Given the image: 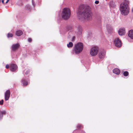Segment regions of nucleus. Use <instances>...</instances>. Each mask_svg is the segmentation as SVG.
<instances>
[{
  "instance_id": "obj_1",
  "label": "nucleus",
  "mask_w": 133,
  "mask_h": 133,
  "mask_svg": "<svg viewBox=\"0 0 133 133\" xmlns=\"http://www.w3.org/2000/svg\"><path fill=\"white\" fill-rule=\"evenodd\" d=\"M81 11L77 12V16L81 21H90L92 18V13L91 8L89 6H81Z\"/></svg>"
},
{
  "instance_id": "obj_2",
  "label": "nucleus",
  "mask_w": 133,
  "mask_h": 133,
  "mask_svg": "<svg viewBox=\"0 0 133 133\" xmlns=\"http://www.w3.org/2000/svg\"><path fill=\"white\" fill-rule=\"evenodd\" d=\"M128 4V2L126 1L120 4V10L122 15H126L128 14L129 10Z\"/></svg>"
},
{
  "instance_id": "obj_3",
  "label": "nucleus",
  "mask_w": 133,
  "mask_h": 133,
  "mask_svg": "<svg viewBox=\"0 0 133 133\" xmlns=\"http://www.w3.org/2000/svg\"><path fill=\"white\" fill-rule=\"evenodd\" d=\"M84 48L83 44L81 42L75 44L74 49L72 50L73 54H77L81 52Z\"/></svg>"
},
{
  "instance_id": "obj_4",
  "label": "nucleus",
  "mask_w": 133,
  "mask_h": 133,
  "mask_svg": "<svg viewBox=\"0 0 133 133\" xmlns=\"http://www.w3.org/2000/svg\"><path fill=\"white\" fill-rule=\"evenodd\" d=\"M70 15L71 11L69 9L65 8L63 9L62 13V16L63 19L66 20L68 19Z\"/></svg>"
},
{
  "instance_id": "obj_5",
  "label": "nucleus",
  "mask_w": 133,
  "mask_h": 133,
  "mask_svg": "<svg viewBox=\"0 0 133 133\" xmlns=\"http://www.w3.org/2000/svg\"><path fill=\"white\" fill-rule=\"evenodd\" d=\"M98 51V48L97 46L92 47L90 50V54L92 56H95L97 54Z\"/></svg>"
},
{
  "instance_id": "obj_6",
  "label": "nucleus",
  "mask_w": 133,
  "mask_h": 133,
  "mask_svg": "<svg viewBox=\"0 0 133 133\" xmlns=\"http://www.w3.org/2000/svg\"><path fill=\"white\" fill-rule=\"evenodd\" d=\"M114 43L116 46L118 48L121 47L122 44L121 41L118 38H117L115 39Z\"/></svg>"
},
{
  "instance_id": "obj_7",
  "label": "nucleus",
  "mask_w": 133,
  "mask_h": 133,
  "mask_svg": "<svg viewBox=\"0 0 133 133\" xmlns=\"http://www.w3.org/2000/svg\"><path fill=\"white\" fill-rule=\"evenodd\" d=\"M105 52L104 50H102L99 52L98 55L99 58L100 59H103L105 57Z\"/></svg>"
},
{
  "instance_id": "obj_8",
  "label": "nucleus",
  "mask_w": 133,
  "mask_h": 133,
  "mask_svg": "<svg viewBox=\"0 0 133 133\" xmlns=\"http://www.w3.org/2000/svg\"><path fill=\"white\" fill-rule=\"evenodd\" d=\"M118 33L119 35L122 36L124 35L125 33V29L124 28H121L118 31Z\"/></svg>"
},
{
  "instance_id": "obj_9",
  "label": "nucleus",
  "mask_w": 133,
  "mask_h": 133,
  "mask_svg": "<svg viewBox=\"0 0 133 133\" xmlns=\"http://www.w3.org/2000/svg\"><path fill=\"white\" fill-rule=\"evenodd\" d=\"M17 66L15 64H11L10 66V70L12 71H14L17 69Z\"/></svg>"
},
{
  "instance_id": "obj_10",
  "label": "nucleus",
  "mask_w": 133,
  "mask_h": 133,
  "mask_svg": "<svg viewBox=\"0 0 133 133\" xmlns=\"http://www.w3.org/2000/svg\"><path fill=\"white\" fill-rule=\"evenodd\" d=\"M10 92L9 90H7L5 94V101L8 100L10 97Z\"/></svg>"
},
{
  "instance_id": "obj_11",
  "label": "nucleus",
  "mask_w": 133,
  "mask_h": 133,
  "mask_svg": "<svg viewBox=\"0 0 133 133\" xmlns=\"http://www.w3.org/2000/svg\"><path fill=\"white\" fill-rule=\"evenodd\" d=\"M19 43L14 44L12 45V49L13 51L15 50L19 47Z\"/></svg>"
},
{
  "instance_id": "obj_12",
  "label": "nucleus",
  "mask_w": 133,
  "mask_h": 133,
  "mask_svg": "<svg viewBox=\"0 0 133 133\" xmlns=\"http://www.w3.org/2000/svg\"><path fill=\"white\" fill-rule=\"evenodd\" d=\"M128 35L129 37L133 39V30H131L129 31Z\"/></svg>"
},
{
  "instance_id": "obj_13",
  "label": "nucleus",
  "mask_w": 133,
  "mask_h": 133,
  "mask_svg": "<svg viewBox=\"0 0 133 133\" xmlns=\"http://www.w3.org/2000/svg\"><path fill=\"white\" fill-rule=\"evenodd\" d=\"M113 72L117 75H119L120 73L119 70L117 68H115L113 70Z\"/></svg>"
},
{
  "instance_id": "obj_14",
  "label": "nucleus",
  "mask_w": 133,
  "mask_h": 133,
  "mask_svg": "<svg viewBox=\"0 0 133 133\" xmlns=\"http://www.w3.org/2000/svg\"><path fill=\"white\" fill-rule=\"evenodd\" d=\"M15 34L17 36H20L23 34V32L21 30H18L16 31Z\"/></svg>"
},
{
  "instance_id": "obj_15",
  "label": "nucleus",
  "mask_w": 133,
  "mask_h": 133,
  "mask_svg": "<svg viewBox=\"0 0 133 133\" xmlns=\"http://www.w3.org/2000/svg\"><path fill=\"white\" fill-rule=\"evenodd\" d=\"M22 83L23 84V86H26L28 84L27 82L25 81L24 79H22Z\"/></svg>"
},
{
  "instance_id": "obj_16",
  "label": "nucleus",
  "mask_w": 133,
  "mask_h": 133,
  "mask_svg": "<svg viewBox=\"0 0 133 133\" xmlns=\"http://www.w3.org/2000/svg\"><path fill=\"white\" fill-rule=\"evenodd\" d=\"M5 111H0V120L2 118L3 115L5 114Z\"/></svg>"
},
{
  "instance_id": "obj_17",
  "label": "nucleus",
  "mask_w": 133,
  "mask_h": 133,
  "mask_svg": "<svg viewBox=\"0 0 133 133\" xmlns=\"http://www.w3.org/2000/svg\"><path fill=\"white\" fill-rule=\"evenodd\" d=\"M82 31V28L81 27L79 26L78 28L77 32L79 34H81Z\"/></svg>"
},
{
  "instance_id": "obj_18",
  "label": "nucleus",
  "mask_w": 133,
  "mask_h": 133,
  "mask_svg": "<svg viewBox=\"0 0 133 133\" xmlns=\"http://www.w3.org/2000/svg\"><path fill=\"white\" fill-rule=\"evenodd\" d=\"M73 44L71 42H70L68 44L67 46L68 47H71L73 46Z\"/></svg>"
},
{
  "instance_id": "obj_19",
  "label": "nucleus",
  "mask_w": 133,
  "mask_h": 133,
  "mask_svg": "<svg viewBox=\"0 0 133 133\" xmlns=\"http://www.w3.org/2000/svg\"><path fill=\"white\" fill-rule=\"evenodd\" d=\"M124 76H127L128 75V72L127 71H126L124 72L123 74Z\"/></svg>"
},
{
  "instance_id": "obj_20",
  "label": "nucleus",
  "mask_w": 133,
  "mask_h": 133,
  "mask_svg": "<svg viewBox=\"0 0 133 133\" xmlns=\"http://www.w3.org/2000/svg\"><path fill=\"white\" fill-rule=\"evenodd\" d=\"M13 36V35L12 34L10 33H8V38L9 37H12Z\"/></svg>"
},
{
  "instance_id": "obj_21",
  "label": "nucleus",
  "mask_w": 133,
  "mask_h": 133,
  "mask_svg": "<svg viewBox=\"0 0 133 133\" xmlns=\"http://www.w3.org/2000/svg\"><path fill=\"white\" fill-rule=\"evenodd\" d=\"M26 8L28 9L29 10L30 8V6L29 5H28L26 6Z\"/></svg>"
},
{
  "instance_id": "obj_22",
  "label": "nucleus",
  "mask_w": 133,
  "mask_h": 133,
  "mask_svg": "<svg viewBox=\"0 0 133 133\" xmlns=\"http://www.w3.org/2000/svg\"><path fill=\"white\" fill-rule=\"evenodd\" d=\"M3 103V100L2 99L1 101H0V105H2Z\"/></svg>"
},
{
  "instance_id": "obj_23",
  "label": "nucleus",
  "mask_w": 133,
  "mask_h": 133,
  "mask_svg": "<svg viewBox=\"0 0 133 133\" xmlns=\"http://www.w3.org/2000/svg\"><path fill=\"white\" fill-rule=\"evenodd\" d=\"M28 41L29 42H32V39L31 38H29L28 39Z\"/></svg>"
},
{
  "instance_id": "obj_24",
  "label": "nucleus",
  "mask_w": 133,
  "mask_h": 133,
  "mask_svg": "<svg viewBox=\"0 0 133 133\" xmlns=\"http://www.w3.org/2000/svg\"><path fill=\"white\" fill-rule=\"evenodd\" d=\"M99 3V2L98 1H96L95 2V3L96 4H98Z\"/></svg>"
},
{
  "instance_id": "obj_25",
  "label": "nucleus",
  "mask_w": 133,
  "mask_h": 133,
  "mask_svg": "<svg viewBox=\"0 0 133 133\" xmlns=\"http://www.w3.org/2000/svg\"><path fill=\"white\" fill-rule=\"evenodd\" d=\"M6 68L7 69H8L9 68V66L7 64L6 65Z\"/></svg>"
},
{
  "instance_id": "obj_26",
  "label": "nucleus",
  "mask_w": 133,
  "mask_h": 133,
  "mask_svg": "<svg viewBox=\"0 0 133 133\" xmlns=\"http://www.w3.org/2000/svg\"><path fill=\"white\" fill-rule=\"evenodd\" d=\"M29 72V71H27L26 72L25 74H28Z\"/></svg>"
},
{
  "instance_id": "obj_27",
  "label": "nucleus",
  "mask_w": 133,
  "mask_h": 133,
  "mask_svg": "<svg viewBox=\"0 0 133 133\" xmlns=\"http://www.w3.org/2000/svg\"><path fill=\"white\" fill-rule=\"evenodd\" d=\"M4 0H2V2L3 3H5L4 2Z\"/></svg>"
},
{
  "instance_id": "obj_28",
  "label": "nucleus",
  "mask_w": 133,
  "mask_h": 133,
  "mask_svg": "<svg viewBox=\"0 0 133 133\" xmlns=\"http://www.w3.org/2000/svg\"><path fill=\"white\" fill-rule=\"evenodd\" d=\"M6 1L5 2V3H7L9 1V0H6Z\"/></svg>"
},
{
  "instance_id": "obj_29",
  "label": "nucleus",
  "mask_w": 133,
  "mask_h": 133,
  "mask_svg": "<svg viewBox=\"0 0 133 133\" xmlns=\"http://www.w3.org/2000/svg\"><path fill=\"white\" fill-rule=\"evenodd\" d=\"M108 28H108V27H107V29L108 30Z\"/></svg>"
},
{
  "instance_id": "obj_30",
  "label": "nucleus",
  "mask_w": 133,
  "mask_h": 133,
  "mask_svg": "<svg viewBox=\"0 0 133 133\" xmlns=\"http://www.w3.org/2000/svg\"><path fill=\"white\" fill-rule=\"evenodd\" d=\"M1 2V0H0V3Z\"/></svg>"
}]
</instances>
